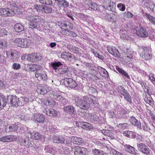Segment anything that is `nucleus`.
Listing matches in <instances>:
<instances>
[{
  "instance_id": "f257e3e1",
  "label": "nucleus",
  "mask_w": 155,
  "mask_h": 155,
  "mask_svg": "<svg viewBox=\"0 0 155 155\" xmlns=\"http://www.w3.org/2000/svg\"><path fill=\"white\" fill-rule=\"evenodd\" d=\"M94 97L93 95L84 96L82 98L76 97L74 100L78 107L81 109L87 110L90 107L91 104L93 102V99Z\"/></svg>"
},
{
  "instance_id": "f03ea898",
  "label": "nucleus",
  "mask_w": 155,
  "mask_h": 155,
  "mask_svg": "<svg viewBox=\"0 0 155 155\" xmlns=\"http://www.w3.org/2000/svg\"><path fill=\"white\" fill-rule=\"evenodd\" d=\"M142 51L140 54V56L144 60L147 61L150 60L152 57L150 50L146 47H143Z\"/></svg>"
},
{
  "instance_id": "7ed1b4c3",
  "label": "nucleus",
  "mask_w": 155,
  "mask_h": 155,
  "mask_svg": "<svg viewBox=\"0 0 155 155\" xmlns=\"http://www.w3.org/2000/svg\"><path fill=\"white\" fill-rule=\"evenodd\" d=\"M28 39L27 38H17L14 41L15 45L19 47L25 48L28 46Z\"/></svg>"
},
{
  "instance_id": "20e7f679",
  "label": "nucleus",
  "mask_w": 155,
  "mask_h": 155,
  "mask_svg": "<svg viewBox=\"0 0 155 155\" xmlns=\"http://www.w3.org/2000/svg\"><path fill=\"white\" fill-rule=\"evenodd\" d=\"M137 146L139 150L143 153L147 155L150 154V149L145 144L141 143L137 144Z\"/></svg>"
},
{
  "instance_id": "39448f33",
  "label": "nucleus",
  "mask_w": 155,
  "mask_h": 155,
  "mask_svg": "<svg viewBox=\"0 0 155 155\" xmlns=\"http://www.w3.org/2000/svg\"><path fill=\"white\" fill-rule=\"evenodd\" d=\"M136 34L139 37L146 38L148 36V32L147 29L143 27H141L136 30Z\"/></svg>"
},
{
  "instance_id": "423d86ee",
  "label": "nucleus",
  "mask_w": 155,
  "mask_h": 155,
  "mask_svg": "<svg viewBox=\"0 0 155 155\" xmlns=\"http://www.w3.org/2000/svg\"><path fill=\"white\" fill-rule=\"evenodd\" d=\"M64 83L66 87L71 88H74L77 85V82L71 78L65 79Z\"/></svg>"
},
{
  "instance_id": "0eeeda50",
  "label": "nucleus",
  "mask_w": 155,
  "mask_h": 155,
  "mask_svg": "<svg viewBox=\"0 0 155 155\" xmlns=\"http://www.w3.org/2000/svg\"><path fill=\"white\" fill-rule=\"evenodd\" d=\"M74 149L75 155H85L87 150L85 148L80 146H76L72 149Z\"/></svg>"
},
{
  "instance_id": "6e6552de",
  "label": "nucleus",
  "mask_w": 155,
  "mask_h": 155,
  "mask_svg": "<svg viewBox=\"0 0 155 155\" xmlns=\"http://www.w3.org/2000/svg\"><path fill=\"white\" fill-rule=\"evenodd\" d=\"M107 48L108 52L114 57L117 58L120 57V55L119 52L115 47L111 45H108Z\"/></svg>"
},
{
  "instance_id": "1a4fd4ad",
  "label": "nucleus",
  "mask_w": 155,
  "mask_h": 155,
  "mask_svg": "<svg viewBox=\"0 0 155 155\" xmlns=\"http://www.w3.org/2000/svg\"><path fill=\"white\" fill-rule=\"evenodd\" d=\"M10 105L13 107H18L20 103L19 98L16 96L11 95L8 99Z\"/></svg>"
},
{
  "instance_id": "9d476101",
  "label": "nucleus",
  "mask_w": 155,
  "mask_h": 155,
  "mask_svg": "<svg viewBox=\"0 0 155 155\" xmlns=\"http://www.w3.org/2000/svg\"><path fill=\"white\" fill-rule=\"evenodd\" d=\"M17 137L14 135L4 136L0 138V141L3 142H10L16 140Z\"/></svg>"
},
{
  "instance_id": "9b49d317",
  "label": "nucleus",
  "mask_w": 155,
  "mask_h": 155,
  "mask_svg": "<svg viewBox=\"0 0 155 155\" xmlns=\"http://www.w3.org/2000/svg\"><path fill=\"white\" fill-rule=\"evenodd\" d=\"M46 73V72L42 70L36 71L35 73V76L39 79L45 81L47 79Z\"/></svg>"
},
{
  "instance_id": "f8f14e48",
  "label": "nucleus",
  "mask_w": 155,
  "mask_h": 155,
  "mask_svg": "<svg viewBox=\"0 0 155 155\" xmlns=\"http://www.w3.org/2000/svg\"><path fill=\"white\" fill-rule=\"evenodd\" d=\"M7 57L11 59H16L17 58L18 53L16 50H9L7 51Z\"/></svg>"
},
{
  "instance_id": "ddd939ff",
  "label": "nucleus",
  "mask_w": 155,
  "mask_h": 155,
  "mask_svg": "<svg viewBox=\"0 0 155 155\" xmlns=\"http://www.w3.org/2000/svg\"><path fill=\"white\" fill-rule=\"evenodd\" d=\"M77 126L80 127L86 130H90L91 129V124L85 122H79L76 123Z\"/></svg>"
},
{
  "instance_id": "4468645a",
  "label": "nucleus",
  "mask_w": 155,
  "mask_h": 155,
  "mask_svg": "<svg viewBox=\"0 0 155 155\" xmlns=\"http://www.w3.org/2000/svg\"><path fill=\"white\" fill-rule=\"evenodd\" d=\"M45 119V117L39 113L36 114L34 115V119L38 123H44Z\"/></svg>"
},
{
  "instance_id": "2eb2a0df",
  "label": "nucleus",
  "mask_w": 155,
  "mask_h": 155,
  "mask_svg": "<svg viewBox=\"0 0 155 155\" xmlns=\"http://www.w3.org/2000/svg\"><path fill=\"white\" fill-rule=\"evenodd\" d=\"M61 26L63 29L68 31L70 30H72L73 28V25L68 21H66L64 23H62Z\"/></svg>"
},
{
  "instance_id": "dca6fc26",
  "label": "nucleus",
  "mask_w": 155,
  "mask_h": 155,
  "mask_svg": "<svg viewBox=\"0 0 155 155\" xmlns=\"http://www.w3.org/2000/svg\"><path fill=\"white\" fill-rule=\"evenodd\" d=\"M122 94L124 98L130 104L132 103L131 97L127 90L124 88L122 91Z\"/></svg>"
},
{
  "instance_id": "f3484780",
  "label": "nucleus",
  "mask_w": 155,
  "mask_h": 155,
  "mask_svg": "<svg viewBox=\"0 0 155 155\" xmlns=\"http://www.w3.org/2000/svg\"><path fill=\"white\" fill-rule=\"evenodd\" d=\"M53 138V141L54 143H64L65 139L62 137L54 135Z\"/></svg>"
},
{
  "instance_id": "a211bd4d",
  "label": "nucleus",
  "mask_w": 155,
  "mask_h": 155,
  "mask_svg": "<svg viewBox=\"0 0 155 155\" xmlns=\"http://www.w3.org/2000/svg\"><path fill=\"white\" fill-rule=\"evenodd\" d=\"M18 143L21 146H24L28 147H32V146L31 145V143L30 144L29 143H28V141L27 142L25 139L23 138H20L18 139Z\"/></svg>"
},
{
  "instance_id": "6ab92c4d",
  "label": "nucleus",
  "mask_w": 155,
  "mask_h": 155,
  "mask_svg": "<svg viewBox=\"0 0 155 155\" xmlns=\"http://www.w3.org/2000/svg\"><path fill=\"white\" fill-rule=\"evenodd\" d=\"M71 141L73 143L77 145H80L83 143L84 142L81 138L76 136L72 137L71 138Z\"/></svg>"
},
{
  "instance_id": "aec40b11",
  "label": "nucleus",
  "mask_w": 155,
  "mask_h": 155,
  "mask_svg": "<svg viewBox=\"0 0 155 155\" xmlns=\"http://www.w3.org/2000/svg\"><path fill=\"white\" fill-rule=\"evenodd\" d=\"M64 111L68 114H74V108L73 106L69 105L64 107Z\"/></svg>"
},
{
  "instance_id": "412c9836",
  "label": "nucleus",
  "mask_w": 155,
  "mask_h": 155,
  "mask_svg": "<svg viewBox=\"0 0 155 155\" xmlns=\"http://www.w3.org/2000/svg\"><path fill=\"white\" fill-rule=\"evenodd\" d=\"M46 114L49 116L54 117L57 116V112L55 110L51 108L46 110Z\"/></svg>"
},
{
  "instance_id": "4be33fe9",
  "label": "nucleus",
  "mask_w": 155,
  "mask_h": 155,
  "mask_svg": "<svg viewBox=\"0 0 155 155\" xmlns=\"http://www.w3.org/2000/svg\"><path fill=\"white\" fill-rule=\"evenodd\" d=\"M130 121L131 123L135 126L139 128L141 127V124L139 121L137 120L134 117H132L130 118Z\"/></svg>"
},
{
  "instance_id": "5701e85b",
  "label": "nucleus",
  "mask_w": 155,
  "mask_h": 155,
  "mask_svg": "<svg viewBox=\"0 0 155 155\" xmlns=\"http://www.w3.org/2000/svg\"><path fill=\"white\" fill-rule=\"evenodd\" d=\"M14 29L16 32H20L25 30L24 26L21 24L17 23L14 25Z\"/></svg>"
},
{
  "instance_id": "b1692460",
  "label": "nucleus",
  "mask_w": 155,
  "mask_h": 155,
  "mask_svg": "<svg viewBox=\"0 0 155 155\" xmlns=\"http://www.w3.org/2000/svg\"><path fill=\"white\" fill-rule=\"evenodd\" d=\"M41 17L38 16L33 15L29 17V20L30 21L37 23H39L41 21Z\"/></svg>"
},
{
  "instance_id": "393cba45",
  "label": "nucleus",
  "mask_w": 155,
  "mask_h": 155,
  "mask_svg": "<svg viewBox=\"0 0 155 155\" xmlns=\"http://www.w3.org/2000/svg\"><path fill=\"white\" fill-rule=\"evenodd\" d=\"M7 101V99L3 95H0V109H3L6 106Z\"/></svg>"
},
{
  "instance_id": "a878e982",
  "label": "nucleus",
  "mask_w": 155,
  "mask_h": 155,
  "mask_svg": "<svg viewBox=\"0 0 155 155\" xmlns=\"http://www.w3.org/2000/svg\"><path fill=\"white\" fill-rule=\"evenodd\" d=\"M125 150L132 154H134L136 153L134 148L130 145L126 144L124 145Z\"/></svg>"
},
{
  "instance_id": "bb28decb",
  "label": "nucleus",
  "mask_w": 155,
  "mask_h": 155,
  "mask_svg": "<svg viewBox=\"0 0 155 155\" xmlns=\"http://www.w3.org/2000/svg\"><path fill=\"white\" fill-rule=\"evenodd\" d=\"M30 134L31 138L33 140H38L41 137V134L35 131H33L32 132L30 133Z\"/></svg>"
},
{
  "instance_id": "cd10ccee",
  "label": "nucleus",
  "mask_w": 155,
  "mask_h": 155,
  "mask_svg": "<svg viewBox=\"0 0 155 155\" xmlns=\"http://www.w3.org/2000/svg\"><path fill=\"white\" fill-rule=\"evenodd\" d=\"M144 100L150 106H153L154 105V101L150 95H147L144 98Z\"/></svg>"
},
{
  "instance_id": "c85d7f7f",
  "label": "nucleus",
  "mask_w": 155,
  "mask_h": 155,
  "mask_svg": "<svg viewBox=\"0 0 155 155\" xmlns=\"http://www.w3.org/2000/svg\"><path fill=\"white\" fill-rule=\"evenodd\" d=\"M116 7V5L115 2H113L111 1L108 7L107 10L108 11H111L112 12H115V13L117 14V12H115V8Z\"/></svg>"
},
{
  "instance_id": "c756f323",
  "label": "nucleus",
  "mask_w": 155,
  "mask_h": 155,
  "mask_svg": "<svg viewBox=\"0 0 155 155\" xmlns=\"http://www.w3.org/2000/svg\"><path fill=\"white\" fill-rule=\"evenodd\" d=\"M116 70L120 73L122 74L124 76L129 79L130 78L128 74L124 70L120 68L118 66H116Z\"/></svg>"
},
{
  "instance_id": "7c9ffc66",
  "label": "nucleus",
  "mask_w": 155,
  "mask_h": 155,
  "mask_svg": "<svg viewBox=\"0 0 155 155\" xmlns=\"http://www.w3.org/2000/svg\"><path fill=\"white\" fill-rule=\"evenodd\" d=\"M145 16L153 25H155V17L147 12L145 13Z\"/></svg>"
},
{
  "instance_id": "2f4dec72",
  "label": "nucleus",
  "mask_w": 155,
  "mask_h": 155,
  "mask_svg": "<svg viewBox=\"0 0 155 155\" xmlns=\"http://www.w3.org/2000/svg\"><path fill=\"white\" fill-rule=\"evenodd\" d=\"M61 7H67L68 6V3L65 0H55Z\"/></svg>"
},
{
  "instance_id": "473e14b6",
  "label": "nucleus",
  "mask_w": 155,
  "mask_h": 155,
  "mask_svg": "<svg viewBox=\"0 0 155 155\" xmlns=\"http://www.w3.org/2000/svg\"><path fill=\"white\" fill-rule=\"evenodd\" d=\"M34 62H38L41 60L42 56L41 54L39 53H34Z\"/></svg>"
},
{
  "instance_id": "72a5a7b5",
  "label": "nucleus",
  "mask_w": 155,
  "mask_h": 155,
  "mask_svg": "<svg viewBox=\"0 0 155 155\" xmlns=\"http://www.w3.org/2000/svg\"><path fill=\"white\" fill-rule=\"evenodd\" d=\"M99 72L101 74L103 77H108L109 76L107 71L104 68L101 67L99 68Z\"/></svg>"
},
{
  "instance_id": "f704fd0d",
  "label": "nucleus",
  "mask_w": 155,
  "mask_h": 155,
  "mask_svg": "<svg viewBox=\"0 0 155 155\" xmlns=\"http://www.w3.org/2000/svg\"><path fill=\"white\" fill-rule=\"evenodd\" d=\"M88 75L90 76L88 77V79L89 81L96 82L99 79V78L94 74H92L89 73H88Z\"/></svg>"
},
{
  "instance_id": "c9c22d12",
  "label": "nucleus",
  "mask_w": 155,
  "mask_h": 155,
  "mask_svg": "<svg viewBox=\"0 0 155 155\" xmlns=\"http://www.w3.org/2000/svg\"><path fill=\"white\" fill-rule=\"evenodd\" d=\"M50 65L53 69L54 70H57L58 69V67L61 65H62V64L60 62H55L51 63Z\"/></svg>"
},
{
  "instance_id": "e433bc0d",
  "label": "nucleus",
  "mask_w": 155,
  "mask_h": 155,
  "mask_svg": "<svg viewBox=\"0 0 155 155\" xmlns=\"http://www.w3.org/2000/svg\"><path fill=\"white\" fill-rule=\"evenodd\" d=\"M92 153L94 155H104V152L102 150L96 148L93 150Z\"/></svg>"
},
{
  "instance_id": "4c0bfd02",
  "label": "nucleus",
  "mask_w": 155,
  "mask_h": 155,
  "mask_svg": "<svg viewBox=\"0 0 155 155\" xmlns=\"http://www.w3.org/2000/svg\"><path fill=\"white\" fill-rule=\"evenodd\" d=\"M15 14V12L13 9L9 10L8 8H7L6 17H12Z\"/></svg>"
},
{
  "instance_id": "58836bf2",
  "label": "nucleus",
  "mask_w": 155,
  "mask_h": 155,
  "mask_svg": "<svg viewBox=\"0 0 155 155\" xmlns=\"http://www.w3.org/2000/svg\"><path fill=\"white\" fill-rule=\"evenodd\" d=\"M9 132H14L17 130L18 129V126L16 124H12L8 127Z\"/></svg>"
},
{
  "instance_id": "ea45409f",
  "label": "nucleus",
  "mask_w": 155,
  "mask_h": 155,
  "mask_svg": "<svg viewBox=\"0 0 155 155\" xmlns=\"http://www.w3.org/2000/svg\"><path fill=\"white\" fill-rule=\"evenodd\" d=\"M40 2L42 4L46 5H50L52 4L51 0H39Z\"/></svg>"
},
{
  "instance_id": "a19ab883",
  "label": "nucleus",
  "mask_w": 155,
  "mask_h": 155,
  "mask_svg": "<svg viewBox=\"0 0 155 155\" xmlns=\"http://www.w3.org/2000/svg\"><path fill=\"white\" fill-rule=\"evenodd\" d=\"M44 6L35 4L34 5V7L38 11H43Z\"/></svg>"
},
{
  "instance_id": "79ce46f5",
  "label": "nucleus",
  "mask_w": 155,
  "mask_h": 155,
  "mask_svg": "<svg viewBox=\"0 0 155 155\" xmlns=\"http://www.w3.org/2000/svg\"><path fill=\"white\" fill-rule=\"evenodd\" d=\"M27 56V61L29 62H34V53L31 54H28Z\"/></svg>"
},
{
  "instance_id": "37998d69",
  "label": "nucleus",
  "mask_w": 155,
  "mask_h": 155,
  "mask_svg": "<svg viewBox=\"0 0 155 155\" xmlns=\"http://www.w3.org/2000/svg\"><path fill=\"white\" fill-rule=\"evenodd\" d=\"M110 0H106L104 1L102 4L104 8L107 9L110 3Z\"/></svg>"
},
{
  "instance_id": "c03bdc74",
  "label": "nucleus",
  "mask_w": 155,
  "mask_h": 155,
  "mask_svg": "<svg viewBox=\"0 0 155 155\" xmlns=\"http://www.w3.org/2000/svg\"><path fill=\"white\" fill-rule=\"evenodd\" d=\"M38 90V92L41 94L45 95L47 92V89L45 87H41Z\"/></svg>"
},
{
  "instance_id": "a18cd8bd",
  "label": "nucleus",
  "mask_w": 155,
  "mask_h": 155,
  "mask_svg": "<svg viewBox=\"0 0 155 155\" xmlns=\"http://www.w3.org/2000/svg\"><path fill=\"white\" fill-rule=\"evenodd\" d=\"M7 8H0V15L6 17Z\"/></svg>"
},
{
  "instance_id": "49530a36",
  "label": "nucleus",
  "mask_w": 155,
  "mask_h": 155,
  "mask_svg": "<svg viewBox=\"0 0 155 155\" xmlns=\"http://www.w3.org/2000/svg\"><path fill=\"white\" fill-rule=\"evenodd\" d=\"M117 7L121 11H124L125 10V5L122 3L118 4L117 5Z\"/></svg>"
},
{
  "instance_id": "de8ad7c7",
  "label": "nucleus",
  "mask_w": 155,
  "mask_h": 155,
  "mask_svg": "<svg viewBox=\"0 0 155 155\" xmlns=\"http://www.w3.org/2000/svg\"><path fill=\"white\" fill-rule=\"evenodd\" d=\"M12 67L14 70H18L21 68V65L20 64H18L15 63L13 64Z\"/></svg>"
},
{
  "instance_id": "09e8293b",
  "label": "nucleus",
  "mask_w": 155,
  "mask_h": 155,
  "mask_svg": "<svg viewBox=\"0 0 155 155\" xmlns=\"http://www.w3.org/2000/svg\"><path fill=\"white\" fill-rule=\"evenodd\" d=\"M43 11L46 13H51L52 12V9L51 8H48L44 6Z\"/></svg>"
},
{
  "instance_id": "8fccbe9b",
  "label": "nucleus",
  "mask_w": 155,
  "mask_h": 155,
  "mask_svg": "<svg viewBox=\"0 0 155 155\" xmlns=\"http://www.w3.org/2000/svg\"><path fill=\"white\" fill-rule=\"evenodd\" d=\"M37 24V23H36L30 21V23L29 25V28L32 29H34L35 28H37L38 26Z\"/></svg>"
},
{
  "instance_id": "3c124183",
  "label": "nucleus",
  "mask_w": 155,
  "mask_h": 155,
  "mask_svg": "<svg viewBox=\"0 0 155 155\" xmlns=\"http://www.w3.org/2000/svg\"><path fill=\"white\" fill-rule=\"evenodd\" d=\"M146 3L147 4H148V5H147V6L150 9H151L154 6L152 2L149 0H147Z\"/></svg>"
},
{
  "instance_id": "603ef678",
  "label": "nucleus",
  "mask_w": 155,
  "mask_h": 155,
  "mask_svg": "<svg viewBox=\"0 0 155 155\" xmlns=\"http://www.w3.org/2000/svg\"><path fill=\"white\" fill-rule=\"evenodd\" d=\"M68 52L64 51L62 52L61 54V58H64L65 59H67L68 58L67 55L68 54Z\"/></svg>"
},
{
  "instance_id": "864d4df0",
  "label": "nucleus",
  "mask_w": 155,
  "mask_h": 155,
  "mask_svg": "<svg viewBox=\"0 0 155 155\" xmlns=\"http://www.w3.org/2000/svg\"><path fill=\"white\" fill-rule=\"evenodd\" d=\"M7 31L4 28H0V36H2L6 35Z\"/></svg>"
},
{
  "instance_id": "5fc2aeb1",
  "label": "nucleus",
  "mask_w": 155,
  "mask_h": 155,
  "mask_svg": "<svg viewBox=\"0 0 155 155\" xmlns=\"http://www.w3.org/2000/svg\"><path fill=\"white\" fill-rule=\"evenodd\" d=\"M7 46V42L5 41H0V48H5Z\"/></svg>"
},
{
  "instance_id": "6e6d98bb",
  "label": "nucleus",
  "mask_w": 155,
  "mask_h": 155,
  "mask_svg": "<svg viewBox=\"0 0 155 155\" xmlns=\"http://www.w3.org/2000/svg\"><path fill=\"white\" fill-rule=\"evenodd\" d=\"M133 55H130V57H126L125 58V60L127 61V62H129V63H131L133 61Z\"/></svg>"
},
{
  "instance_id": "4d7b16f0",
  "label": "nucleus",
  "mask_w": 155,
  "mask_h": 155,
  "mask_svg": "<svg viewBox=\"0 0 155 155\" xmlns=\"http://www.w3.org/2000/svg\"><path fill=\"white\" fill-rule=\"evenodd\" d=\"M149 77L150 80L151 81L152 83L155 85V78H154L153 75L152 74H150L149 75Z\"/></svg>"
},
{
  "instance_id": "13d9d810",
  "label": "nucleus",
  "mask_w": 155,
  "mask_h": 155,
  "mask_svg": "<svg viewBox=\"0 0 155 155\" xmlns=\"http://www.w3.org/2000/svg\"><path fill=\"white\" fill-rule=\"evenodd\" d=\"M53 96L54 98L55 99L58 98V97H61V96L59 95L58 92H54L53 93Z\"/></svg>"
},
{
  "instance_id": "bf43d9fd",
  "label": "nucleus",
  "mask_w": 155,
  "mask_h": 155,
  "mask_svg": "<svg viewBox=\"0 0 155 155\" xmlns=\"http://www.w3.org/2000/svg\"><path fill=\"white\" fill-rule=\"evenodd\" d=\"M97 5L95 3H91L90 7L94 10L97 9Z\"/></svg>"
},
{
  "instance_id": "052dcab7",
  "label": "nucleus",
  "mask_w": 155,
  "mask_h": 155,
  "mask_svg": "<svg viewBox=\"0 0 155 155\" xmlns=\"http://www.w3.org/2000/svg\"><path fill=\"white\" fill-rule=\"evenodd\" d=\"M69 32L68 35L71 36L73 37H76L77 36V35L74 32L70 31H68Z\"/></svg>"
},
{
  "instance_id": "680f3d73",
  "label": "nucleus",
  "mask_w": 155,
  "mask_h": 155,
  "mask_svg": "<svg viewBox=\"0 0 155 155\" xmlns=\"http://www.w3.org/2000/svg\"><path fill=\"white\" fill-rule=\"evenodd\" d=\"M130 132L129 131H126L124 132L123 134L124 136L127 137H130Z\"/></svg>"
},
{
  "instance_id": "e2e57ef3",
  "label": "nucleus",
  "mask_w": 155,
  "mask_h": 155,
  "mask_svg": "<svg viewBox=\"0 0 155 155\" xmlns=\"http://www.w3.org/2000/svg\"><path fill=\"white\" fill-rule=\"evenodd\" d=\"M28 54H23L21 57V59L22 60L25 61L26 60L27 61V56Z\"/></svg>"
},
{
  "instance_id": "0e129e2a",
  "label": "nucleus",
  "mask_w": 155,
  "mask_h": 155,
  "mask_svg": "<svg viewBox=\"0 0 155 155\" xmlns=\"http://www.w3.org/2000/svg\"><path fill=\"white\" fill-rule=\"evenodd\" d=\"M71 50L70 51L72 52H78V48L75 47V46H73V47H71Z\"/></svg>"
},
{
  "instance_id": "69168bd1",
  "label": "nucleus",
  "mask_w": 155,
  "mask_h": 155,
  "mask_svg": "<svg viewBox=\"0 0 155 155\" xmlns=\"http://www.w3.org/2000/svg\"><path fill=\"white\" fill-rule=\"evenodd\" d=\"M93 53L95 57H98L99 58L101 59H102V56H101L98 53L93 51Z\"/></svg>"
},
{
  "instance_id": "338daca9",
  "label": "nucleus",
  "mask_w": 155,
  "mask_h": 155,
  "mask_svg": "<svg viewBox=\"0 0 155 155\" xmlns=\"http://www.w3.org/2000/svg\"><path fill=\"white\" fill-rule=\"evenodd\" d=\"M112 153L114 155H124L121 153L117 151L116 150H113Z\"/></svg>"
},
{
  "instance_id": "774afa93",
  "label": "nucleus",
  "mask_w": 155,
  "mask_h": 155,
  "mask_svg": "<svg viewBox=\"0 0 155 155\" xmlns=\"http://www.w3.org/2000/svg\"><path fill=\"white\" fill-rule=\"evenodd\" d=\"M68 54L67 55L68 58L67 60H71L73 59L74 58V55L72 54H71V53L68 52Z\"/></svg>"
}]
</instances>
